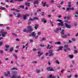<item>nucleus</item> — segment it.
Listing matches in <instances>:
<instances>
[{"label":"nucleus","mask_w":78,"mask_h":78,"mask_svg":"<svg viewBox=\"0 0 78 78\" xmlns=\"http://www.w3.org/2000/svg\"><path fill=\"white\" fill-rule=\"evenodd\" d=\"M65 25V27H66L67 28L70 29L71 28V26L70 25H68V23H70V22H69L67 20H65L64 21Z\"/></svg>","instance_id":"f257e3e1"},{"label":"nucleus","mask_w":78,"mask_h":78,"mask_svg":"<svg viewBox=\"0 0 78 78\" xmlns=\"http://www.w3.org/2000/svg\"><path fill=\"white\" fill-rule=\"evenodd\" d=\"M0 33H1L2 37H5V35L7 34V32H3V30H2L0 31Z\"/></svg>","instance_id":"f03ea898"},{"label":"nucleus","mask_w":78,"mask_h":78,"mask_svg":"<svg viewBox=\"0 0 78 78\" xmlns=\"http://www.w3.org/2000/svg\"><path fill=\"white\" fill-rule=\"evenodd\" d=\"M46 69L48 71H53V72H54V69H53L51 66H49L46 68Z\"/></svg>","instance_id":"7ed1b4c3"},{"label":"nucleus","mask_w":78,"mask_h":78,"mask_svg":"<svg viewBox=\"0 0 78 78\" xmlns=\"http://www.w3.org/2000/svg\"><path fill=\"white\" fill-rule=\"evenodd\" d=\"M28 28V30L27 31H32L33 30V28H32V27H31V26H30L29 27H27Z\"/></svg>","instance_id":"20e7f679"},{"label":"nucleus","mask_w":78,"mask_h":78,"mask_svg":"<svg viewBox=\"0 0 78 78\" xmlns=\"http://www.w3.org/2000/svg\"><path fill=\"white\" fill-rule=\"evenodd\" d=\"M67 36H70V34L68 33L67 34V35L65 34L63 35L61 37H62V38L66 39V38L67 37Z\"/></svg>","instance_id":"39448f33"},{"label":"nucleus","mask_w":78,"mask_h":78,"mask_svg":"<svg viewBox=\"0 0 78 78\" xmlns=\"http://www.w3.org/2000/svg\"><path fill=\"white\" fill-rule=\"evenodd\" d=\"M48 52L49 53L50 55H49V56H54V54L53 53L52 50H50Z\"/></svg>","instance_id":"423d86ee"},{"label":"nucleus","mask_w":78,"mask_h":78,"mask_svg":"<svg viewBox=\"0 0 78 78\" xmlns=\"http://www.w3.org/2000/svg\"><path fill=\"white\" fill-rule=\"evenodd\" d=\"M36 35V34L34 32H33L31 34L29 35V36L30 37H31V36H32V37H35Z\"/></svg>","instance_id":"0eeeda50"},{"label":"nucleus","mask_w":78,"mask_h":78,"mask_svg":"<svg viewBox=\"0 0 78 78\" xmlns=\"http://www.w3.org/2000/svg\"><path fill=\"white\" fill-rule=\"evenodd\" d=\"M58 26H61V27H63L64 25V22L62 21L60 23H58Z\"/></svg>","instance_id":"6e6552de"},{"label":"nucleus","mask_w":78,"mask_h":78,"mask_svg":"<svg viewBox=\"0 0 78 78\" xmlns=\"http://www.w3.org/2000/svg\"><path fill=\"white\" fill-rule=\"evenodd\" d=\"M58 49L57 50V51H59L60 50H62V48H63V47L62 46H60L58 48Z\"/></svg>","instance_id":"1a4fd4ad"},{"label":"nucleus","mask_w":78,"mask_h":78,"mask_svg":"<svg viewBox=\"0 0 78 78\" xmlns=\"http://www.w3.org/2000/svg\"><path fill=\"white\" fill-rule=\"evenodd\" d=\"M53 76V75H50L49 76V77H48V78H56V76Z\"/></svg>","instance_id":"9d476101"},{"label":"nucleus","mask_w":78,"mask_h":78,"mask_svg":"<svg viewBox=\"0 0 78 78\" xmlns=\"http://www.w3.org/2000/svg\"><path fill=\"white\" fill-rule=\"evenodd\" d=\"M65 31V30H64V29H62V31H61V32H60V33L61 34H62V35H63V34H64V31Z\"/></svg>","instance_id":"9b49d317"},{"label":"nucleus","mask_w":78,"mask_h":78,"mask_svg":"<svg viewBox=\"0 0 78 78\" xmlns=\"http://www.w3.org/2000/svg\"><path fill=\"white\" fill-rule=\"evenodd\" d=\"M35 25L34 28L35 30H37V28H38V27H39V25L36 24Z\"/></svg>","instance_id":"f8f14e48"},{"label":"nucleus","mask_w":78,"mask_h":78,"mask_svg":"<svg viewBox=\"0 0 78 78\" xmlns=\"http://www.w3.org/2000/svg\"><path fill=\"white\" fill-rule=\"evenodd\" d=\"M25 4L27 6H30V3L29 2L28 3V2H26L25 3Z\"/></svg>","instance_id":"ddd939ff"},{"label":"nucleus","mask_w":78,"mask_h":78,"mask_svg":"<svg viewBox=\"0 0 78 78\" xmlns=\"http://www.w3.org/2000/svg\"><path fill=\"white\" fill-rule=\"evenodd\" d=\"M39 3V1L37 0H36L34 2V4H37V5Z\"/></svg>","instance_id":"4468645a"},{"label":"nucleus","mask_w":78,"mask_h":78,"mask_svg":"<svg viewBox=\"0 0 78 78\" xmlns=\"http://www.w3.org/2000/svg\"><path fill=\"white\" fill-rule=\"evenodd\" d=\"M54 32L55 33H58L59 32V28H57L56 29V30H54Z\"/></svg>","instance_id":"2eb2a0df"},{"label":"nucleus","mask_w":78,"mask_h":78,"mask_svg":"<svg viewBox=\"0 0 78 78\" xmlns=\"http://www.w3.org/2000/svg\"><path fill=\"white\" fill-rule=\"evenodd\" d=\"M14 50V48L11 47L10 49V52L12 53V50Z\"/></svg>","instance_id":"dca6fc26"},{"label":"nucleus","mask_w":78,"mask_h":78,"mask_svg":"<svg viewBox=\"0 0 78 78\" xmlns=\"http://www.w3.org/2000/svg\"><path fill=\"white\" fill-rule=\"evenodd\" d=\"M18 70V69L16 67L15 68H12L11 69V70Z\"/></svg>","instance_id":"f3484780"},{"label":"nucleus","mask_w":78,"mask_h":78,"mask_svg":"<svg viewBox=\"0 0 78 78\" xmlns=\"http://www.w3.org/2000/svg\"><path fill=\"white\" fill-rule=\"evenodd\" d=\"M70 4H71V2H69L68 5V7H69V8H70L71 7L72 5H70Z\"/></svg>","instance_id":"a211bd4d"},{"label":"nucleus","mask_w":78,"mask_h":78,"mask_svg":"<svg viewBox=\"0 0 78 78\" xmlns=\"http://www.w3.org/2000/svg\"><path fill=\"white\" fill-rule=\"evenodd\" d=\"M55 44H58V45H60L61 44V43H60V42H55Z\"/></svg>","instance_id":"6ab92c4d"},{"label":"nucleus","mask_w":78,"mask_h":78,"mask_svg":"<svg viewBox=\"0 0 78 78\" xmlns=\"http://www.w3.org/2000/svg\"><path fill=\"white\" fill-rule=\"evenodd\" d=\"M20 16H21V15L20 14V13H19L18 14L17 17V18H19V17H20Z\"/></svg>","instance_id":"aec40b11"},{"label":"nucleus","mask_w":78,"mask_h":78,"mask_svg":"<svg viewBox=\"0 0 78 78\" xmlns=\"http://www.w3.org/2000/svg\"><path fill=\"white\" fill-rule=\"evenodd\" d=\"M23 17L24 20H26L27 19V16H26V15H23Z\"/></svg>","instance_id":"412c9836"},{"label":"nucleus","mask_w":78,"mask_h":78,"mask_svg":"<svg viewBox=\"0 0 78 78\" xmlns=\"http://www.w3.org/2000/svg\"><path fill=\"white\" fill-rule=\"evenodd\" d=\"M13 56H14L15 59H17V55H16V54H13Z\"/></svg>","instance_id":"4be33fe9"},{"label":"nucleus","mask_w":78,"mask_h":78,"mask_svg":"<svg viewBox=\"0 0 78 78\" xmlns=\"http://www.w3.org/2000/svg\"><path fill=\"white\" fill-rule=\"evenodd\" d=\"M5 47L6 48H9V45H6L5 46Z\"/></svg>","instance_id":"5701e85b"},{"label":"nucleus","mask_w":78,"mask_h":78,"mask_svg":"<svg viewBox=\"0 0 78 78\" xmlns=\"http://www.w3.org/2000/svg\"><path fill=\"white\" fill-rule=\"evenodd\" d=\"M69 57L70 58H73V56L72 55H69Z\"/></svg>","instance_id":"b1692460"},{"label":"nucleus","mask_w":78,"mask_h":78,"mask_svg":"<svg viewBox=\"0 0 78 78\" xmlns=\"http://www.w3.org/2000/svg\"><path fill=\"white\" fill-rule=\"evenodd\" d=\"M57 22H62V20L60 19H58L57 20Z\"/></svg>","instance_id":"393cba45"},{"label":"nucleus","mask_w":78,"mask_h":78,"mask_svg":"<svg viewBox=\"0 0 78 78\" xmlns=\"http://www.w3.org/2000/svg\"><path fill=\"white\" fill-rule=\"evenodd\" d=\"M41 72V71L40 70L37 69V73H40Z\"/></svg>","instance_id":"a878e982"},{"label":"nucleus","mask_w":78,"mask_h":78,"mask_svg":"<svg viewBox=\"0 0 78 78\" xmlns=\"http://www.w3.org/2000/svg\"><path fill=\"white\" fill-rule=\"evenodd\" d=\"M1 10H3V9H5V10H6V9H5V7H2L1 8Z\"/></svg>","instance_id":"bb28decb"},{"label":"nucleus","mask_w":78,"mask_h":78,"mask_svg":"<svg viewBox=\"0 0 78 78\" xmlns=\"http://www.w3.org/2000/svg\"><path fill=\"white\" fill-rule=\"evenodd\" d=\"M11 78H16V76L14 75V74H13V75L11 77Z\"/></svg>","instance_id":"cd10ccee"},{"label":"nucleus","mask_w":78,"mask_h":78,"mask_svg":"<svg viewBox=\"0 0 78 78\" xmlns=\"http://www.w3.org/2000/svg\"><path fill=\"white\" fill-rule=\"evenodd\" d=\"M29 20L30 21H33V20H34V19H33L31 18H30Z\"/></svg>","instance_id":"c85d7f7f"},{"label":"nucleus","mask_w":78,"mask_h":78,"mask_svg":"<svg viewBox=\"0 0 78 78\" xmlns=\"http://www.w3.org/2000/svg\"><path fill=\"white\" fill-rule=\"evenodd\" d=\"M34 19L35 20H39L38 18H37V17H34Z\"/></svg>","instance_id":"c756f323"},{"label":"nucleus","mask_w":78,"mask_h":78,"mask_svg":"<svg viewBox=\"0 0 78 78\" xmlns=\"http://www.w3.org/2000/svg\"><path fill=\"white\" fill-rule=\"evenodd\" d=\"M13 75H16V74H17V72H13Z\"/></svg>","instance_id":"7c9ffc66"},{"label":"nucleus","mask_w":78,"mask_h":78,"mask_svg":"<svg viewBox=\"0 0 78 78\" xmlns=\"http://www.w3.org/2000/svg\"><path fill=\"white\" fill-rule=\"evenodd\" d=\"M4 76H8V74H6V73H5L4 74Z\"/></svg>","instance_id":"2f4dec72"},{"label":"nucleus","mask_w":78,"mask_h":78,"mask_svg":"<svg viewBox=\"0 0 78 78\" xmlns=\"http://www.w3.org/2000/svg\"><path fill=\"white\" fill-rule=\"evenodd\" d=\"M28 30H27V29H24L23 30V31L24 32H27V31H27Z\"/></svg>","instance_id":"473e14b6"},{"label":"nucleus","mask_w":78,"mask_h":78,"mask_svg":"<svg viewBox=\"0 0 78 78\" xmlns=\"http://www.w3.org/2000/svg\"><path fill=\"white\" fill-rule=\"evenodd\" d=\"M21 8H24V5H21L20 7Z\"/></svg>","instance_id":"72a5a7b5"},{"label":"nucleus","mask_w":78,"mask_h":78,"mask_svg":"<svg viewBox=\"0 0 78 78\" xmlns=\"http://www.w3.org/2000/svg\"><path fill=\"white\" fill-rule=\"evenodd\" d=\"M42 16H44L45 15V14H44V12H42V13L41 14Z\"/></svg>","instance_id":"f704fd0d"},{"label":"nucleus","mask_w":78,"mask_h":78,"mask_svg":"<svg viewBox=\"0 0 78 78\" xmlns=\"http://www.w3.org/2000/svg\"><path fill=\"white\" fill-rule=\"evenodd\" d=\"M50 45L48 44L47 46V49H50Z\"/></svg>","instance_id":"c9c22d12"},{"label":"nucleus","mask_w":78,"mask_h":78,"mask_svg":"<svg viewBox=\"0 0 78 78\" xmlns=\"http://www.w3.org/2000/svg\"><path fill=\"white\" fill-rule=\"evenodd\" d=\"M64 47L65 48H67L68 47V45H65L64 46Z\"/></svg>","instance_id":"e433bc0d"},{"label":"nucleus","mask_w":78,"mask_h":78,"mask_svg":"<svg viewBox=\"0 0 78 78\" xmlns=\"http://www.w3.org/2000/svg\"><path fill=\"white\" fill-rule=\"evenodd\" d=\"M46 5V3H44L43 5V6L44 7H45V6Z\"/></svg>","instance_id":"4c0bfd02"},{"label":"nucleus","mask_w":78,"mask_h":78,"mask_svg":"<svg viewBox=\"0 0 78 78\" xmlns=\"http://www.w3.org/2000/svg\"><path fill=\"white\" fill-rule=\"evenodd\" d=\"M50 23L52 26V27H53V22L51 21H50Z\"/></svg>","instance_id":"58836bf2"},{"label":"nucleus","mask_w":78,"mask_h":78,"mask_svg":"<svg viewBox=\"0 0 78 78\" xmlns=\"http://www.w3.org/2000/svg\"><path fill=\"white\" fill-rule=\"evenodd\" d=\"M3 45V42H0V46H2Z\"/></svg>","instance_id":"ea45409f"},{"label":"nucleus","mask_w":78,"mask_h":78,"mask_svg":"<svg viewBox=\"0 0 78 78\" xmlns=\"http://www.w3.org/2000/svg\"><path fill=\"white\" fill-rule=\"evenodd\" d=\"M74 25L75 27H76V26H77V23H74Z\"/></svg>","instance_id":"a19ab883"},{"label":"nucleus","mask_w":78,"mask_h":78,"mask_svg":"<svg viewBox=\"0 0 78 78\" xmlns=\"http://www.w3.org/2000/svg\"><path fill=\"white\" fill-rule=\"evenodd\" d=\"M0 53H1V54H3V51L0 50Z\"/></svg>","instance_id":"79ce46f5"},{"label":"nucleus","mask_w":78,"mask_h":78,"mask_svg":"<svg viewBox=\"0 0 78 78\" xmlns=\"http://www.w3.org/2000/svg\"><path fill=\"white\" fill-rule=\"evenodd\" d=\"M45 20V18H43L42 19V20H41V21H42V22H43Z\"/></svg>","instance_id":"37998d69"},{"label":"nucleus","mask_w":78,"mask_h":78,"mask_svg":"<svg viewBox=\"0 0 78 78\" xmlns=\"http://www.w3.org/2000/svg\"><path fill=\"white\" fill-rule=\"evenodd\" d=\"M41 9H38L37 10V12H41Z\"/></svg>","instance_id":"c03bdc74"},{"label":"nucleus","mask_w":78,"mask_h":78,"mask_svg":"<svg viewBox=\"0 0 78 78\" xmlns=\"http://www.w3.org/2000/svg\"><path fill=\"white\" fill-rule=\"evenodd\" d=\"M30 43H33V40L32 39H31L30 40Z\"/></svg>","instance_id":"a18cd8bd"},{"label":"nucleus","mask_w":78,"mask_h":78,"mask_svg":"<svg viewBox=\"0 0 78 78\" xmlns=\"http://www.w3.org/2000/svg\"><path fill=\"white\" fill-rule=\"evenodd\" d=\"M13 1H14V0H11L10 1V3H14Z\"/></svg>","instance_id":"49530a36"},{"label":"nucleus","mask_w":78,"mask_h":78,"mask_svg":"<svg viewBox=\"0 0 78 78\" xmlns=\"http://www.w3.org/2000/svg\"><path fill=\"white\" fill-rule=\"evenodd\" d=\"M56 62V63H57V64H59V62H58V60H57L56 61H55Z\"/></svg>","instance_id":"de8ad7c7"},{"label":"nucleus","mask_w":78,"mask_h":78,"mask_svg":"<svg viewBox=\"0 0 78 78\" xmlns=\"http://www.w3.org/2000/svg\"><path fill=\"white\" fill-rule=\"evenodd\" d=\"M40 46H41V47H45V45H42V44H41Z\"/></svg>","instance_id":"09e8293b"},{"label":"nucleus","mask_w":78,"mask_h":78,"mask_svg":"<svg viewBox=\"0 0 78 78\" xmlns=\"http://www.w3.org/2000/svg\"><path fill=\"white\" fill-rule=\"evenodd\" d=\"M70 8H68L67 9V10H66V11H69V9H70Z\"/></svg>","instance_id":"8fccbe9b"},{"label":"nucleus","mask_w":78,"mask_h":78,"mask_svg":"<svg viewBox=\"0 0 78 78\" xmlns=\"http://www.w3.org/2000/svg\"><path fill=\"white\" fill-rule=\"evenodd\" d=\"M8 51V49L7 48H5V51Z\"/></svg>","instance_id":"3c124183"},{"label":"nucleus","mask_w":78,"mask_h":78,"mask_svg":"<svg viewBox=\"0 0 78 78\" xmlns=\"http://www.w3.org/2000/svg\"><path fill=\"white\" fill-rule=\"evenodd\" d=\"M75 77V78H77L78 77V75H75L74 76Z\"/></svg>","instance_id":"603ef678"},{"label":"nucleus","mask_w":78,"mask_h":78,"mask_svg":"<svg viewBox=\"0 0 78 78\" xmlns=\"http://www.w3.org/2000/svg\"><path fill=\"white\" fill-rule=\"evenodd\" d=\"M17 78H21V76H19L16 77Z\"/></svg>","instance_id":"864d4df0"},{"label":"nucleus","mask_w":78,"mask_h":78,"mask_svg":"<svg viewBox=\"0 0 78 78\" xmlns=\"http://www.w3.org/2000/svg\"><path fill=\"white\" fill-rule=\"evenodd\" d=\"M72 40H73V41H76L75 39L73 38H72Z\"/></svg>","instance_id":"5fc2aeb1"},{"label":"nucleus","mask_w":78,"mask_h":78,"mask_svg":"<svg viewBox=\"0 0 78 78\" xmlns=\"http://www.w3.org/2000/svg\"><path fill=\"white\" fill-rule=\"evenodd\" d=\"M74 51L75 53H78V51L76 50H74Z\"/></svg>","instance_id":"6e6d98bb"},{"label":"nucleus","mask_w":78,"mask_h":78,"mask_svg":"<svg viewBox=\"0 0 78 78\" xmlns=\"http://www.w3.org/2000/svg\"><path fill=\"white\" fill-rule=\"evenodd\" d=\"M70 10H74V8L73 7H72V8L70 9Z\"/></svg>","instance_id":"4d7b16f0"},{"label":"nucleus","mask_w":78,"mask_h":78,"mask_svg":"<svg viewBox=\"0 0 78 78\" xmlns=\"http://www.w3.org/2000/svg\"><path fill=\"white\" fill-rule=\"evenodd\" d=\"M33 51H36V48H34L33 49Z\"/></svg>","instance_id":"13d9d810"},{"label":"nucleus","mask_w":78,"mask_h":78,"mask_svg":"<svg viewBox=\"0 0 78 78\" xmlns=\"http://www.w3.org/2000/svg\"><path fill=\"white\" fill-rule=\"evenodd\" d=\"M78 15H75V17H78Z\"/></svg>","instance_id":"bf43d9fd"},{"label":"nucleus","mask_w":78,"mask_h":78,"mask_svg":"<svg viewBox=\"0 0 78 78\" xmlns=\"http://www.w3.org/2000/svg\"><path fill=\"white\" fill-rule=\"evenodd\" d=\"M42 40L43 41H45V38L44 37V38H43L42 39Z\"/></svg>","instance_id":"052dcab7"},{"label":"nucleus","mask_w":78,"mask_h":78,"mask_svg":"<svg viewBox=\"0 0 78 78\" xmlns=\"http://www.w3.org/2000/svg\"><path fill=\"white\" fill-rule=\"evenodd\" d=\"M48 17H51V15L50 14H49L48 16Z\"/></svg>","instance_id":"680f3d73"},{"label":"nucleus","mask_w":78,"mask_h":78,"mask_svg":"<svg viewBox=\"0 0 78 78\" xmlns=\"http://www.w3.org/2000/svg\"><path fill=\"white\" fill-rule=\"evenodd\" d=\"M53 46H51L49 48V49H51V48H53Z\"/></svg>","instance_id":"e2e57ef3"},{"label":"nucleus","mask_w":78,"mask_h":78,"mask_svg":"<svg viewBox=\"0 0 78 78\" xmlns=\"http://www.w3.org/2000/svg\"><path fill=\"white\" fill-rule=\"evenodd\" d=\"M36 62H37V61H34L32 62V63H36Z\"/></svg>","instance_id":"0e129e2a"},{"label":"nucleus","mask_w":78,"mask_h":78,"mask_svg":"<svg viewBox=\"0 0 78 78\" xmlns=\"http://www.w3.org/2000/svg\"><path fill=\"white\" fill-rule=\"evenodd\" d=\"M71 76H72L70 75L69 76H68L67 77L68 78H71Z\"/></svg>","instance_id":"69168bd1"},{"label":"nucleus","mask_w":78,"mask_h":78,"mask_svg":"<svg viewBox=\"0 0 78 78\" xmlns=\"http://www.w3.org/2000/svg\"><path fill=\"white\" fill-rule=\"evenodd\" d=\"M31 23L30 22H28V25H30V24Z\"/></svg>","instance_id":"338daca9"},{"label":"nucleus","mask_w":78,"mask_h":78,"mask_svg":"<svg viewBox=\"0 0 78 78\" xmlns=\"http://www.w3.org/2000/svg\"><path fill=\"white\" fill-rule=\"evenodd\" d=\"M37 34L39 35H40V34H41V32H39Z\"/></svg>","instance_id":"774afa93"}]
</instances>
